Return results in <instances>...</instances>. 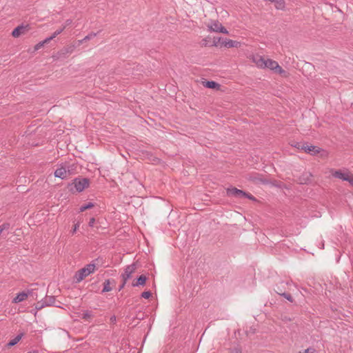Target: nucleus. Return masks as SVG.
Instances as JSON below:
<instances>
[{"label": "nucleus", "mask_w": 353, "mask_h": 353, "mask_svg": "<svg viewBox=\"0 0 353 353\" xmlns=\"http://www.w3.org/2000/svg\"><path fill=\"white\" fill-rule=\"evenodd\" d=\"M304 152L312 156L319 155V157L323 159L327 158L329 154L327 150L316 145H309L307 142L306 143L305 147H304Z\"/></svg>", "instance_id": "4"}, {"label": "nucleus", "mask_w": 353, "mask_h": 353, "mask_svg": "<svg viewBox=\"0 0 353 353\" xmlns=\"http://www.w3.org/2000/svg\"><path fill=\"white\" fill-rule=\"evenodd\" d=\"M97 223H98V222L95 223V226H94L97 229H98L99 228V225H97Z\"/></svg>", "instance_id": "49"}, {"label": "nucleus", "mask_w": 353, "mask_h": 353, "mask_svg": "<svg viewBox=\"0 0 353 353\" xmlns=\"http://www.w3.org/2000/svg\"><path fill=\"white\" fill-rule=\"evenodd\" d=\"M225 39L221 37H214L212 39V43L210 44V46H221V44L222 42H223Z\"/></svg>", "instance_id": "23"}, {"label": "nucleus", "mask_w": 353, "mask_h": 353, "mask_svg": "<svg viewBox=\"0 0 353 353\" xmlns=\"http://www.w3.org/2000/svg\"><path fill=\"white\" fill-rule=\"evenodd\" d=\"M264 68H269L276 74H282L283 73H285V71L279 65L276 61L270 59H266Z\"/></svg>", "instance_id": "9"}, {"label": "nucleus", "mask_w": 353, "mask_h": 353, "mask_svg": "<svg viewBox=\"0 0 353 353\" xmlns=\"http://www.w3.org/2000/svg\"><path fill=\"white\" fill-rule=\"evenodd\" d=\"M96 269V264L94 263H90L86 265L84 268L79 270L75 272L74 276V281L78 283L83 281L86 276L93 273Z\"/></svg>", "instance_id": "3"}, {"label": "nucleus", "mask_w": 353, "mask_h": 353, "mask_svg": "<svg viewBox=\"0 0 353 353\" xmlns=\"http://www.w3.org/2000/svg\"><path fill=\"white\" fill-rule=\"evenodd\" d=\"M65 29V27L62 26L59 29L57 30L52 35L55 38L57 36L60 34Z\"/></svg>", "instance_id": "33"}, {"label": "nucleus", "mask_w": 353, "mask_h": 353, "mask_svg": "<svg viewBox=\"0 0 353 353\" xmlns=\"http://www.w3.org/2000/svg\"><path fill=\"white\" fill-rule=\"evenodd\" d=\"M254 61L257 65V66L264 68L265 65L266 59H265L263 57L261 56H257L256 58L254 59Z\"/></svg>", "instance_id": "22"}, {"label": "nucleus", "mask_w": 353, "mask_h": 353, "mask_svg": "<svg viewBox=\"0 0 353 353\" xmlns=\"http://www.w3.org/2000/svg\"><path fill=\"white\" fill-rule=\"evenodd\" d=\"M53 39H54V37L52 35H51L50 37H47L46 39H45L44 40H43L41 41L43 42V45H45V44L48 43Z\"/></svg>", "instance_id": "36"}, {"label": "nucleus", "mask_w": 353, "mask_h": 353, "mask_svg": "<svg viewBox=\"0 0 353 353\" xmlns=\"http://www.w3.org/2000/svg\"><path fill=\"white\" fill-rule=\"evenodd\" d=\"M148 277L145 274L137 276L132 283L133 287L144 286L146 284Z\"/></svg>", "instance_id": "15"}, {"label": "nucleus", "mask_w": 353, "mask_h": 353, "mask_svg": "<svg viewBox=\"0 0 353 353\" xmlns=\"http://www.w3.org/2000/svg\"><path fill=\"white\" fill-rule=\"evenodd\" d=\"M43 46H44L43 45V42L42 41H40L37 44L35 45L34 46V51H37L38 50H39L41 48H42Z\"/></svg>", "instance_id": "37"}, {"label": "nucleus", "mask_w": 353, "mask_h": 353, "mask_svg": "<svg viewBox=\"0 0 353 353\" xmlns=\"http://www.w3.org/2000/svg\"><path fill=\"white\" fill-rule=\"evenodd\" d=\"M72 23V19H67L65 21V23L64 25L63 26V27H65V28H66V27L69 26L70 25H71Z\"/></svg>", "instance_id": "42"}, {"label": "nucleus", "mask_w": 353, "mask_h": 353, "mask_svg": "<svg viewBox=\"0 0 353 353\" xmlns=\"http://www.w3.org/2000/svg\"><path fill=\"white\" fill-rule=\"evenodd\" d=\"M33 289L27 290L26 291H22L17 294V296L13 299L12 303H18L24 300H26L28 296L32 295Z\"/></svg>", "instance_id": "11"}, {"label": "nucleus", "mask_w": 353, "mask_h": 353, "mask_svg": "<svg viewBox=\"0 0 353 353\" xmlns=\"http://www.w3.org/2000/svg\"><path fill=\"white\" fill-rule=\"evenodd\" d=\"M248 179L250 181L253 182L254 184L260 185H268L270 183V180L265 178L262 174L254 172L249 175Z\"/></svg>", "instance_id": "7"}, {"label": "nucleus", "mask_w": 353, "mask_h": 353, "mask_svg": "<svg viewBox=\"0 0 353 353\" xmlns=\"http://www.w3.org/2000/svg\"><path fill=\"white\" fill-rule=\"evenodd\" d=\"M46 306H53L61 307L60 305H57V299L54 296H46L43 299Z\"/></svg>", "instance_id": "17"}, {"label": "nucleus", "mask_w": 353, "mask_h": 353, "mask_svg": "<svg viewBox=\"0 0 353 353\" xmlns=\"http://www.w3.org/2000/svg\"><path fill=\"white\" fill-rule=\"evenodd\" d=\"M27 353H39V350H32V351H30V352H28Z\"/></svg>", "instance_id": "48"}, {"label": "nucleus", "mask_w": 353, "mask_h": 353, "mask_svg": "<svg viewBox=\"0 0 353 353\" xmlns=\"http://www.w3.org/2000/svg\"><path fill=\"white\" fill-rule=\"evenodd\" d=\"M347 181L350 183V184L353 186V174L350 173L349 175Z\"/></svg>", "instance_id": "41"}, {"label": "nucleus", "mask_w": 353, "mask_h": 353, "mask_svg": "<svg viewBox=\"0 0 353 353\" xmlns=\"http://www.w3.org/2000/svg\"><path fill=\"white\" fill-rule=\"evenodd\" d=\"M45 307L46 306L45 305V302L43 300L38 301L37 303L34 304V310H36L35 314L38 310H40Z\"/></svg>", "instance_id": "29"}, {"label": "nucleus", "mask_w": 353, "mask_h": 353, "mask_svg": "<svg viewBox=\"0 0 353 353\" xmlns=\"http://www.w3.org/2000/svg\"><path fill=\"white\" fill-rule=\"evenodd\" d=\"M312 178L313 175L311 172H305L297 178L296 183L302 185H310L313 183Z\"/></svg>", "instance_id": "10"}, {"label": "nucleus", "mask_w": 353, "mask_h": 353, "mask_svg": "<svg viewBox=\"0 0 353 353\" xmlns=\"http://www.w3.org/2000/svg\"><path fill=\"white\" fill-rule=\"evenodd\" d=\"M269 184H271L272 186H274V187H276L279 188H282L284 186V183L282 181H277V180H272V181L270 180Z\"/></svg>", "instance_id": "28"}, {"label": "nucleus", "mask_w": 353, "mask_h": 353, "mask_svg": "<svg viewBox=\"0 0 353 353\" xmlns=\"http://www.w3.org/2000/svg\"><path fill=\"white\" fill-rule=\"evenodd\" d=\"M68 167L70 168V170H72V172L74 173V169H75L76 166L74 164H72V165L68 166Z\"/></svg>", "instance_id": "47"}, {"label": "nucleus", "mask_w": 353, "mask_h": 353, "mask_svg": "<svg viewBox=\"0 0 353 353\" xmlns=\"http://www.w3.org/2000/svg\"><path fill=\"white\" fill-rule=\"evenodd\" d=\"M110 323L114 324L116 323V316L114 315L112 316L110 319Z\"/></svg>", "instance_id": "46"}, {"label": "nucleus", "mask_w": 353, "mask_h": 353, "mask_svg": "<svg viewBox=\"0 0 353 353\" xmlns=\"http://www.w3.org/2000/svg\"><path fill=\"white\" fill-rule=\"evenodd\" d=\"M65 164L66 163L60 164L59 167L55 170L54 173L55 177L65 179L73 174L72 170H70V168L67 167Z\"/></svg>", "instance_id": "5"}, {"label": "nucleus", "mask_w": 353, "mask_h": 353, "mask_svg": "<svg viewBox=\"0 0 353 353\" xmlns=\"http://www.w3.org/2000/svg\"><path fill=\"white\" fill-rule=\"evenodd\" d=\"M79 222L74 225V228H73L72 230L71 231L72 234H74L77 232V230L79 228Z\"/></svg>", "instance_id": "40"}, {"label": "nucleus", "mask_w": 353, "mask_h": 353, "mask_svg": "<svg viewBox=\"0 0 353 353\" xmlns=\"http://www.w3.org/2000/svg\"><path fill=\"white\" fill-rule=\"evenodd\" d=\"M304 353H316V350L313 347H308L303 350Z\"/></svg>", "instance_id": "38"}, {"label": "nucleus", "mask_w": 353, "mask_h": 353, "mask_svg": "<svg viewBox=\"0 0 353 353\" xmlns=\"http://www.w3.org/2000/svg\"><path fill=\"white\" fill-rule=\"evenodd\" d=\"M94 36H96V34H95V33L88 34V35H87V36L83 39V40H88V39H90L92 37H94Z\"/></svg>", "instance_id": "44"}, {"label": "nucleus", "mask_w": 353, "mask_h": 353, "mask_svg": "<svg viewBox=\"0 0 353 353\" xmlns=\"http://www.w3.org/2000/svg\"><path fill=\"white\" fill-rule=\"evenodd\" d=\"M299 353H304V351H303V352H299Z\"/></svg>", "instance_id": "51"}, {"label": "nucleus", "mask_w": 353, "mask_h": 353, "mask_svg": "<svg viewBox=\"0 0 353 353\" xmlns=\"http://www.w3.org/2000/svg\"><path fill=\"white\" fill-rule=\"evenodd\" d=\"M24 335V333L23 332H21L19 334H18L14 339H11L6 345V346L8 347H11L14 345H15L16 344H17L19 341L21 339V338Z\"/></svg>", "instance_id": "19"}, {"label": "nucleus", "mask_w": 353, "mask_h": 353, "mask_svg": "<svg viewBox=\"0 0 353 353\" xmlns=\"http://www.w3.org/2000/svg\"><path fill=\"white\" fill-rule=\"evenodd\" d=\"M228 196L234 197L235 199H248L253 201H257V199L250 192L239 190L235 187L230 186L226 189Z\"/></svg>", "instance_id": "2"}, {"label": "nucleus", "mask_w": 353, "mask_h": 353, "mask_svg": "<svg viewBox=\"0 0 353 353\" xmlns=\"http://www.w3.org/2000/svg\"><path fill=\"white\" fill-rule=\"evenodd\" d=\"M280 296L285 298L288 301H289L291 303H293L294 301L293 297L290 293L288 292H276Z\"/></svg>", "instance_id": "26"}, {"label": "nucleus", "mask_w": 353, "mask_h": 353, "mask_svg": "<svg viewBox=\"0 0 353 353\" xmlns=\"http://www.w3.org/2000/svg\"><path fill=\"white\" fill-rule=\"evenodd\" d=\"M137 269L136 263H132L130 265H128L125 267L124 270V272L121 274L122 280L128 281L131 278L132 274L135 272Z\"/></svg>", "instance_id": "13"}, {"label": "nucleus", "mask_w": 353, "mask_h": 353, "mask_svg": "<svg viewBox=\"0 0 353 353\" xmlns=\"http://www.w3.org/2000/svg\"><path fill=\"white\" fill-rule=\"evenodd\" d=\"M222 46L226 47L228 48H239L241 46V43L237 41L225 39L223 42H222L221 44V47Z\"/></svg>", "instance_id": "16"}, {"label": "nucleus", "mask_w": 353, "mask_h": 353, "mask_svg": "<svg viewBox=\"0 0 353 353\" xmlns=\"http://www.w3.org/2000/svg\"><path fill=\"white\" fill-rule=\"evenodd\" d=\"M152 294L150 291H144L141 293V296L143 299H148L152 296Z\"/></svg>", "instance_id": "32"}, {"label": "nucleus", "mask_w": 353, "mask_h": 353, "mask_svg": "<svg viewBox=\"0 0 353 353\" xmlns=\"http://www.w3.org/2000/svg\"><path fill=\"white\" fill-rule=\"evenodd\" d=\"M230 353H242L241 348L239 347L230 350Z\"/></svg>", "instance_id": "35"}, {"label": "nucleus", "mask_w": 353, "mask_h": 353, "mask_svg": "<svg viewBox=\"0 0 353 353\" xmlns=\"http://www.w3.org/2000/svg\"><path fill=\"white\" fill-rule=\"evenodd\" d=\"M90 291H94L95 289H96V287H97V284L96 283H92L90 285Z\"/></svg>", "instance_id": "45"}, {"label": "nucleus", "mask_w": 353, "mask_h": 353, "mask_svg": "<svg viewBox=\"0 0 353 353\" xmlns=\"http://www.w3.org/2000/svg\"><path fill=\"white\" fill-rule=\"evenodd\" d=\"M92 317H93V315L92 314V312L89 310L85 311L82 314V319L84 320L90 319Z\"/></svg>", "instance_id": "30"}, {"label": "nucleus", "mask_w": 353, "mask_h": 353, "mask_svg": "<svg viewBox=\"0 0 353 353\" xmlns=\"http://www.w3.org/2000/svg\"><path fill=\"white\" fill-rule=\"evenodd\" d=\"M94 206H95V203H92V202H88V203L82 205L79 208V211L81 212H82L87 210L91 209V208H94Z\"/></svg>", "instance_id": "24"}, {"label": "nucleus", "mask_w": 353, "mask_h": 353, "mask_svg": "<svg viewBox=\"0 0 353 353\" xmlns=\"http://www.w3.org/2000/svg\"><path fill=\"white\" fill-rule=\"evenodd\" d=\"M74 45H68L59 50L56 54L52 55L54 60L61 58H66L69 54H72L75 49Z\"/></svg>", "instance_id": "6"}, {"label": "nucleus", "mask_w": 353, "mask_h": 353, "mask_svg": "<svg viewBox=\"0 0 353 353\" xmlns=\"http://www.w3.org/2000/svg\"><path fill=\"white\" fill-rule=\"evenodd\" d=\"M268 1L274 3V6L277 10H284L285 8V2L284 0H268Z\"/></svg>", "instance_id": "20"}, {"label": "nucleus", "mask_w": 353, "mask_h": 353, "mask_svg": "<svg viewBox=\"0 0 353 353\" xmlns=\"http://www.w3.org/2000/svg\"><path fill=\"white\" fill-rule=\"evenodd\" d=\"M305 68L309 70H314V65L312 63L307 62L305 63Z\"/></svg>", "instance_id": "39"}, {"label": "nucleus", "mask_w": 353, "mask_h": 353, "mask_svg": "<svg viewBox=\"0 0 353 353\" xmlns=\"http://www.w3.org/2000/svg\"><path fill=\"white\" fill-rule=\"evenodd\" d=\"M95 223H96V220L94 217H92L89 222H88V225L89 227L90 228H94L95 226Z\"/></svg>", "instance_id": "34"}, {"label": "nucleus", "mask_w": 353, "mask_h": 353, "mask_svg": "<svg viewBox=\"0 0 353 353\" xmlns=\"http://www.w3.org/2000/svg\"><path fill=\"white\" fill-rule=\"evenodd\" d=\"M60 303H61V302H60V301H57V305H59Z\"/></svg>", "instance_id": "50"}, {"label": "nucleus", "mask_w": 353, "mask_h": 353, "mask_svg": "<svg viewBox=\"0 0 353 353\" xmlns=\"http://www.w3.org/2000/svg\"><path fill=\"white\" fill-rule=\"evenodd\" d=\"M306 143L307 142H295L294 143H292V146L299 150L304 151V147H305Z\"/></svg>", "instance_id": "25"}, {"label": "nucleus", "mask_w": 353, "mask_h": 353, "mask_svg": "<svg viewBox=\"0 0 353 353\" xmlns=\"http://www.w3.org/2000/svg\"><path fill=\"white\" fill-rule=\"evenodd\" d=\"M126 282L127 281L122 280V283L119 285V291H121L125 287Z\"/></svg>", "instance_id": "43"}, {"label": "nucleus", "mask_w": 353, "mask_h": 353, "mask_svg": "<svg viewBox=\"0 0 353 353\" xmlns=\"http://www.w3.org/2000/svg\"><path fill=\"white\" fill-rule=\"evenodd\" d=\"M203 85L204 87L212 90H219L220 89L221 85L214 81H205L203 82Z\"/></svg>", "instance_id": "18"}, {"label": "nucleus", "mask_w": 353, "mask_h": 353, "mask_svg": "<svg viewBox=\"0 0 353 353\" xmlns=\"http://www.w3.org/2000/svg\"><path fill=\"white\" fill-rule=\"evenodd\" d=\"M112 283L115 284L116 281L113 279L112 281H110V279L105 280V281L103 283V288L101 291V293H105V292L111 291L112 288L110 287V284Z\"/></svg>", "instance_id": "21"}, {"label": "nucleus", "mask_w": 353, "mask_h": 353, "mask_svg": "<svg viewBox=\"0 0 353 353\" xmlns=\"http://www.w3.org/2000/svg\"><path fill=\"white\" fill-rule=\"evenodd\" d=\"M211 40H212V38L210 36L203 39L201 41V46H205V47L210 46V44H209V42H210Z\"/></svg>", "instance_id": "31"}, {"label": "nucleus", "mask_w": 353, "mask_h": 353, "mask_svg": "<svg viewBox=\"0 0 353 353\" xmlns=\"http://www.w3.org/2000/svg\"><path fill=\"white\" fill-rule=\"evenodd\" d=\"M208 31L210 32H214L223 33L224 34H229L227 29L217 20L212 21V23L208 26Z\"/></svg>", "instance_id": "8"}, {"label": "nucleus", "mask_w": 353, "mask_h": 353, "mask_svg": "<svg viewBox=\"0 0 353 353\" xmlns=\"http://www.w3.org/2000/svg\"><path fill=\"white\" fill-rule=\"evenodd\" d=\"M30 30L29 25L23 26V24L19 25L14 28L12 31V36L14 38H18L21 34H25Z\"/></svg>", "instance_id": "12"}, {"label": "nucleus", "mask_w": 353, "mask_h": 353, "mask_svg": "<svg viewBox=\"0 0 353 353\" xmlns=\"http://www.w3.org/2000/svg\"><path fill=\"white\" fill-rule=\"evenodd\" d=\"M146 316L147 315L145 314L144 312H143L141 311H139L136 314L135 316L132 319V321H134V320H138V321L143 320L145 318Z\"/></svg>", "instance_id": "27"}, {"label": "nucleus", "mask_w": 353, "mask_h": 353, "mask_svg": "<svg viewBox=\"0 0 353 353\" xmlns=\"http://www.w3.org/2000/svg\"><path fill=\"white\" fill-rule=\"evenodd\" d=\"M90 184V179L86 177L78 176L68 183L67 188L72 194H77L83 192L88 188Z\"/></svg>", "instance_id": "1"}, {"label": "nucleus", "mask_w": 353, "mask_h": 353, "mask_svg": "<svg viewBox=\"0 0 353 353\" xmlns=\"http://www.w3.org/2000/svg\"><path fill=\"white\" fill-rule=\"evenodd\" d=\"M331 173L333 177L340 179L345 181H347V178L350 174V172L347 171L346 172H344L342 170H332Z\"/></svg>", "instance_id": "14"}]
</instances>
